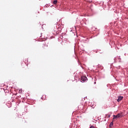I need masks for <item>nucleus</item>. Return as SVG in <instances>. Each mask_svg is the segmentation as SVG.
<instances>
[{"mask_svg": "<svg viewBox=\"0 0 128 128\" xmlns=\"http://www.w3.org/2000/svg\"><path fill=\"white\" fill-rule=\"evenodd\" d=\"M113 116H114L113 120H116V118H122V114H118L116 116L114 115Z\"/></svg>", "mask_w": 128, "mask_h": 128, "instance_id": "nucleus-1", "label": "nucleus"}, {"mask_svg": "<svg viewBox=\"0 0 128 128\" xmlns=\"http://www.w3.org/2000/svg\"><path fill=\"white\" fill-rule=\"evenodd\" d=\"M88 80V78L86 76H82L81 77V80L82 82H86Z\"/></svg>", "mask_w": 128, "mask_h": 128, "instance_id": "nucleus-2", "label": "nucleus"}, {"mask_svg": "<svg viewBox=\"0 0 128 128\" xmlns=\"http://www.w3.org/2000/svg\"><path fill=\"white\" fill-rule=\"evenodd\" d=\"M48 46V44H46V43H44L42 44V50H46V48Z\"/></svg>", "mask_w": 128, "mask_h": 128, "instance_id": "nucleus-3", "label": "nucleus"}, {"mask_svg": "<svg viewBox=\"0 0 128 128\" xmlns=\"http://www.w3.org/2000/svg\"><path fill=\"white\" fill-rule=\"evenodd\" d=\"M122 98H124L123 96H119L118 97V99L117 100V102H120V100H122Z\"/></svg>", "mask_w": 128, "mask_h": 128, "instance_id": "nucleus-4", "label": "nucleus"}, {"mask_svg": "<svg viewBox=\"0 0 128 128\" xmlns=\"http://www.w3.org/2000/svg\"><path fill=\"white\" fill-rule=\"evenodd\" d=\"M53 4H58V0H54L53 2Z\"/></svg>", "mask_w": 128, "mask_h": 128, "instance_id": "nucleus-5", "label": "nucleus"}, {"mask_svg": "<svg viewBox=\"0 0 128 128\" xmlns=\"http://www.w3.org/2000/svg\"><path fill=\"white\" fill-rule=\"evenodd\" d=\"M112 124H114V123H112V122H111L110 124V126H112Z\"/></svg>", "mask_w": 128, "mask_h": 128, "instance_id": "nucleus-6", "label": "nucleus"}, {"mask_svg": "<svg viewBox=\"0 0 128 128\" xmlns=\"http://www.w3.org/2000/svg\"><path fill=\"white\" fill-rule=\"evenodd\" d=\"M90 128H94V126H92L90 127Z\"/></svg>", "mask_w": 128, "mask_h": 128, "instance_id": "nucleus-7", "label": "nucleus"}, {"mask_svg": "<svg viewBox=\"0 0 128 128\" xmlns=\"http://www.w3.org/2000/svg\"><path fill=\"white\" fill-rule=\"evenodd\" d=\"M89 2L90 4V2H92V1H88Z\"/></svg>", "mask_w": 128, "mask_h": 128, "instance_id": "nucleus-8", "label": "nucleus"}, {"mask_svg": "<svg viewBox=\"0 0 128 128\" xmlns=\"http://www.w3.org/2000/svg\"><path fill=\"white\" fill-rule=\"evenodd\" d=\"M108 118H110V115H108Z\"/></svg>", "mask_w": 128, "mask_h": 128, "instance_id": "nucleus-9", "label": "nucleus"}, {"mask_svg": "<svg viewBox=\"0 0 128 128\" xmlns=\"http://www.w3.org/2000/svg\"><path fill=\"white\" fill-rule=\"evenodd\" d=\"M96 82H94V84H96Z\"/></svg>", "mask_w": 128, "mask_h": 128, "instance_id": "nucleus-10", "label": "nucleus"}]
</instances>
